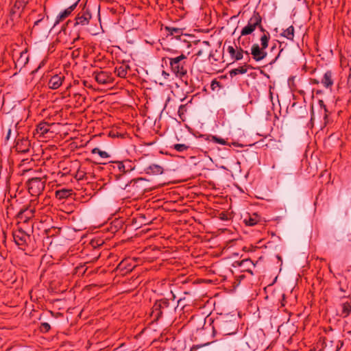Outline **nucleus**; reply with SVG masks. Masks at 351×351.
Returning a JSON list of instances; mask_svg holds the SVG:
<instances>
[{
  "instance_id": "6",
  "label": "nucleus",
  "mask_w": 351,
  "mask_h": 351,
  "mask_svg": "<svg viewBox=\"0 0 351 351\" xmlns=\"http://www.w3.org/2000/svg\"><path fill=\"white\" fill-rule=\"evenodd\" d=\"M262 16L257 11H254L252 16L248 20L247 25H245L241 32V36H247L252 34L256 28H258L263 34L268 32L263 26Z\"/></svg>"
},
{
  "instance_id": "12",
  "label": "nucleus",
  "mask_w": 351,
  "mask_h": 351,
  "mask_svg": "<svg viewBox=\"0 0 351 351\" xmlns=\"http://www.w3.org/2000/svg\"><path fill=\"white\" fill-rule=\"evenodd\" d=\"M227 51L229 53L230 60L232 62H235L241 60L243 58V54L245 53L247 56V58L250 59L249 55L250 53L247 51H245L241 46H228L227 48Z\"/></svg>"
},
{
  "instance_id": "43",
  "label": "nucleus",
  "mask_w": 351,
  "mask_h": 351,
  "mask_svg": "<svg viewBox=\"0 0 351 351\" xmlns=\"http://www.w3.org/2000/svg\"><path fill=\"white\" fill-rule=\"evenodd\" d=\"M208 344H210V343H202V344H197V345H193V346H191V348H190V351H195V350H197L204 346H208Z\"/></svg>"
},
{
  "instance_id": "19",
  "label": "nucleus",
  "mask_w": 351,
  "mask_h": 351,
  "mask_svg": "<svg viewBox=\"0 0 351 351\" xmlns=\"http://www.w3.org/2000/svg\"><path fill=\"white\" fill-rule=\"evenodd\" d=\"M249 69H252L254 67L250 64L245 63L243 65L239 66L238 68L231 69L229 71V75L231 77H233L239 74H245Z\"/></svg>"
},
{
  "instance_id": "28",
  "label": "nucleus",
  "mask_w": 351,
  "mask_h": 351,
  "mask_svg": "<svg viewBox=\"0 0 351 351\" xmlns=\"http://www.w3.org/2000/svg\"><path fill=\"white\" fill-rule=\"evenodd\" d=\"M50 125L47 122H40L37 125L36 131L38 133H40L42 135H45L47 134L50 128Z\"/></svg>"
},
{
  "instance_id": "33",
  "label": "nucleus",
  "mask_w": 351,
  "mask_h": 351,
  "mask_svg": "<svg viewBox=\"0 0 351 351\" xmlns=\"http://www.w3.org/2000/svg\"><path fill=\"white\" fill-rule=\"evenodd\" d=\"M104 244V242L101 239H92L90 242V245H91V247L95 249L102 246Z\"/></svg>"
},
{
  "instance_id": "15",
  "label": "nucleus",
  "mask_w": 351,
  "mask_h": 351,
  "mask_svg": "<svg viewBox=\"0 0 351 351\" xmlns=\"http://www.w3.org/2000/svg\"><path fill=\"white\" fill-rule=\"evenodd\" d=\"M64 78V74L62 73L51 76L48 82L49 88L53 90L58 89L62 84Z\"/></svg>"
},
{
  "instance_id": "42",
  "label": "nucleus",
  "mask_w": 351,
  "mask_h": 351,
  "mask_svg": "<svg viewBox=\"0 0 351 351\" xmlns=\"http://www.w3.org/2000/svg\"><path fill=\"white\" fill-rule=\"evenodd\" d=\"M300 116L299 118H306L308 116V111L304 107H300Z\"/></svg>"
},
{
  "instance_id": "39",
  "label": "nucleus",
  "mask_w": 351,
  "mask_h": 351,
  "mask_svg": "<svg viewBox=\"0 0 351 351\" xmlns=\"http://www.w3.org/2000/svg\"><path fill=\"white\" fill-rule=\"evenodd\" d=\"M219 218L222 221H228L230 219V215L227 212H221L219 215Z\"/></svg>"
},
{
  "instance_id": "57",
  "label": "nucleus",
  "mask_w": 351,
  "mask_h": 351,
  "mask_svg": "<svg viewBox=\"0 0 351 351\" xmlns=\"http://www.w3.org/2000/svg\"><path fill=\"white\" fill-rule=\"evenodd\" d=\"M43 19L36 21L34 23V27L39 24L42 21Z\"/></svg>"
},
{
  "instance_id": "10",
  "label": "nucleus",
  "mask_w": 351,
  "mask_h": 351,
  "mask_svg": "<svg viewBox=\"0 0 351 351\" xmlns=\"http://www.w3.org/2000/svg\"><path fill=\"white\" fill-rule=\"evenodd\" d=\"M35 208L31 204L25 205L20 209L16 215V218L21 223H28L29 221L34 216Z\"/></svg>"
},
{
  "instance_id": "29",
  "label": "nucleus",
  "mask_w": 351,
  "mask_h": 351,
  "mask_svg": "<svg viewBox=\"0 0 351 351\" xmlns=\"http://www.w3.org/2000/svg\"><path fill=\"white\" fill-rule=\"evenodd\" d=\"M259 217L256 213H254L252 216H249L248 218L244 219L245 225L249 226H253L258 223L259 221Z\"/></svg>"
},
{
  "instance_id": "48",
  "label": "nucleus",
  "mask_w": 351,
  "mask_h": 351,
  "mask_svg": "<svg viewBox=\"0 0 351 351\" xmlns=\"http://www.w3.org/2000/svg\"><path fill=\"white\" fill-rule=\"evenodd\" d=\"M48 313L50 315V316L52 317V318H57L58 317H62V313H56V314L51 311H49L48 312Z\"/></svg>"
},
{
  "instance_id": "45",
  "label": "nucleus",
  "mask_w": 351,
  "mask_h": 351,
  "mask_svg": "<svg viewBox=\"0 0 351 351\" xmlns=\"http://www.w3.org/2000/svg\"><path fill=\"white\" fill-rule=\"evenodd\" d=\"M324 121H325V125L327 124L328 123V115L330 114L327 107L326 106L325 108H324Z\"/></svg>"
},
{
  "instance_id": "32",
  "label": "nucleus",
  "mask_w": 351,
  "mask_h": 351,
  "mask_svg": "<svg viewBox=\"0 0 351 351\" xmlns=\"http://www.w3.org/2000/svg\"><path fill=\"white\" fill-rule=\"evenodd\" d=\"M91 153L95 154H97L100 157L103 158H109L110 155L105 151H101L97 147H95L92 149Z\"/></svg>"
},
{
  "instance_id": "3",
  "label": "nucleus",
  "mask_w": 351,
  "mask_h": 351,
  "mask_svg": "<svg viewBox=\"0 0 351 351\" xmlns=\"http://www.w3.org/2000/svg\"><path fill=\"white\" fill-rule=\"evenodd\" d=\"M146 180L142 178L130 180L126 179L127 184H120L121 190L124 192L126 198H132L142 195L145 191L144 182Z\"/></svg>"
},
{
  "instance_id": "59",
  "label": "nucleus",
  "mask_w": 351,
  "mask_h": 351,
  "mask_svg": "<svg viewBox=\"0 0 351 351\" xmlns=\"http://www.w3.org/2000/svg\"><path fill=\"white\" fill-rule=\"evenodd\" d=\"M285 294H283L282 295V300L281 301V306H285Z\"/></svg>"
},
{
  "instance_id": "8",
  "label": "nucleus",
  "mask_w": 351,
  "mask_h": 351,
  "mask_svg": "<svg viewBox=\"0 0 351 351\" xmlns=\"http://www.w3.org/2000/svg\"><path fill=\"white\" fill-rule=\"evenodd\" d=\"M112 173H123L127 176L128 173H130L135 169V165L132 161L125 160L123 161H111L109 162Z\"/></svg>"
},
{
  "instance_id": "9",
  "label": "nucleus",
  "mask_w": 351,
  "mask_h": 351,
  "mask_svg": "<svg viewBox=\"0 0 351 351\" xmlns=\"http://www.w3.org/2000/svg\"><path fill=\"white\" fill-rule=\"evenodd\" d=\"M46 178H32L29 179L26 185L29 193L32 195L37 197L40 195L45 187Z\"/></svg>"
},
{
  "instance_id": "62",
  "label": "nucleus",
  "mask_w": 351,
  "mask_h": 351,
  "mask_svg": "<svg viewBox=\"0 0 351 351\" xmlns=\"http://www.w3.org/2000/svg\"><path fill=\"white\" fill-rule=\"evenodd\" d=\"M203 43L205 44L206 45H207L208 47H210V44H209L208 41H204Z\"/></svg>"
},
{
  "instance_id": "17",
  "label": "nucleus",
  "mask_w": 351,
  "mask_h": 351,
  "mask_svg": "<svg viewBox=\"0 0 351 351\" xmlns=\"http://www.w3.org/2000/svg\"><path fill=\"white\" fill-rule=\"evenodd\" d=\"M236 265L241 268L242 271H247L251 274H252V267L255 266L250 258H245L241 261H235L233 265L235 266Z\"/></svg>"
},
{
  "instance_id": "55",
  "label": "nucleus",
  "mask_w": 351,
  "mask_h": 351,
  "mask_svg": "<svg viewBox=\"0 0 351 351\" xmlns=\"http://www.w3.org/2000/svg\"><path fill=\"white\" fill-rule=\"evenodd\" d=\"M10 134H11V129H9V130H8L7 135H6V136H5V140H6V141H8V140H9L10 136Z\"/></svg>"
},
{
  "instance_id": "1",
  "label": "nucleus",
  "mask_w": 351,
  "mask_h": 351,
  "mask_svg": "<svg viewBox=\"0 0 351 351\" xmlns=\"http://www.w3.org/2000/svg\"><path fill=\"white\" fill-rule=\"evenodd\" d=\"M239 324L233 316L225 315L215 319L212 322L213 335H231L237 333Z\"/></svg>"
},
{
  "instance_id": "58",
  "label": "nucleus",
  "mask_w": 351,
  "mask_h": 351,
  "mask_svg": "<svg viewBox=\"0 0 351 351\" xmlns=\"http://www.w3.org/2000/svg\"><path fill=\"white\" fill-rule=\"evenodd\" d=\"M184 43L186 45V47L188 48L191 47V43L189 41H186V40H184Z\"/></svg>"
},
{
  "instance_id": "35",
  "label": "nucleus",
  "mask_w": 351,
  "mask_h": 351,
  "mask_svg": "<svg viewBox=\"0 0 351 351\" xmlns=\"http://www.w3.org/2000/svg\"><path fill=\"white\" fill-rule=\"evenodd\" d=\"M210 137L211 138V140L216 143L223 145H228V142L223 138H221L217 136H212V135L210 136Z\"/></svg>"
},
{
  "instance_id": "54",
  "label": "nucleus",
  "mask_w": 351,
  "mask_h": 351,
  "mask_svg": "<svg viewBox=\"0 0 351 351\" xmlns=\"http://www.w3.org/2000/svg\"><path fill=\"white\" fill-rule=\"evenodd\" d=\"M85 264H86V263H84V265H82V264L79 265L75 268V269L77 270V271H80L82 269H83V268H84V267L85 266Z\"/></svg>"
},
{
  "instance_id": "40",
  "label": "nucleus",
  "mask_w": 351,
  "mask_h": 351,
  "mask_svg": "<svg viewBox=\"0 0 351 351\" xmlns=\"http://www.w3.org/2000/svg\"><path fill=\"white\" fill-rule=\"evenodd\" d=\"M279 44H280V45H279V48H280L279 52H278V55L275 57V58H274V59H273V60L269 62V64H272L275 63V62L277 61V60H278V58L280 56L281 53H282V51H283V50H284V49L282 47V42H279Z\"/></svg>"
},
{
  "instance_id": "56",
  "label": "nucleus",
  "mask_w": 351,
  "mask_h": 351,
  "mask_svg": "<svg viewBox=\"0 0 351 351\" xmlns=\"http://www.w3.org/2000/svg\"><path fill=\"white\" fill-rule=\"evenodd\" d=\"M234 146L243 147V145L239 143L238 142H233L232 143Z\"/></svg>"
},
{
  "instance_id": "18",
  "label": "nucleus",
  "mask_w": 351,
  "mask_h": 351,
  "mask_svg": "<svg viewBox=\"0 0 351 351\" xmlns=\"http://www.w3.org/2000/svg\"><path fill=\"white\" fill-rule=\"evenodd\" d=\"M321 83L326 88L331 89L334 83L333 73L331 71H327L324 74Z\"/></svg>"
},
{
  "instance_id": "22",
  "label": "nucleus",
  "mask_w": 351,
  "mask_h": 351,
  "mask_svg": "<svg viewBox=\"0 0 351 351\" xmlns=\"http://www.w3.org/2000/svg\"><path fill=\"white\" fill-rule=\"evenodd\" d=\"M128 178L123 173H112L111 179H114L116 182L117 187L121 189L120 184H127L126 179Z\"/></svg>"
},
{
  "instance_id": "2",
  "label": "nucleus",
  "mask_w": 351,
  "mask_h": 351,
  "mask_svg": "<svg viewBox=\"0 0 351 351\" xmlns=\"http://www.w3.org/2000/svg\"><path fill=\"white\" fill-rule=\"evenodd\" d=\"M90 19V12L88 10H82L75 16L74 23L70 20L67 21V25H69V23H73V30L69 34L72 39V43H75L81 38V34L84 27L89 23Z\"/></svg>"
},
{
  "instance_id": "47",
  "label": "nucleus",
  "mask_w": 351,
  "mask_h": 351,
  "mask_svg": "<svg viewBox=\"0 0 351 351\" xmlns=\"http://www.w3.org/2000/svg\"><path fill=\"white\" fill-rule=\"evenodd\" d=\"M208 49H199L196 53L195 56L197 57L202 56V55L206 56Z\"/></svg>"
},
{
  "instance_id": "46",
  "label": "nucleus",
  "mask_w": 351,
  "mask_h": 351,
  "mask_svg": "<svg viewBox=\"0 0 351 351\" xmlns=\"http://www.w3.org/2000/svg\"><path fill=\"white\" fill-rule=\"evenodd\" d=\"M211 88L213 90H215L216 88V87H221V83L218 81H217L216 80H214L212 81L211 82Z\"/></svg>"
},
{
  "instance_id": "25",
  "label": "nucleus",
  "mask_w": 351,
  "mask_h": 351,
  "mask_svg": "<svg viewBox=\"0 0 351 351\" xmlns=\"http://www.w3.org/2000/svg\"><path fill=\"white\" fill-rule=\"evenodd\" d=\"M73 195L72 189H62L56 191V197L59 199L70 197Z\"/></svg>"
},
{
  "instance_id": "64",
  "label": "nucleus",
  "mask_w": 351,
  "mask_h": 351,
  "mask_svg": "<svg viewBox=\"0 0 351 351\" xmlns=\"http://www.w3.org/2000/svg\"><path fill=\"white\" fill-rule=\"evenodd\" d=\"M276 48V45H274V46H272V47H271V51L274 50Z\"/></svg>"
},
{
  "instance_id": "31",
  "label": "nucleus",
  "mask_w": 351,
  "mask_h": 351,
  "mask_svg": "<svg viewBox=\"0 0 351 351\" xmlns=\"http://www.w3.org/2000/svg\"><path fill=\"white\" fill-rule=\"evenodd\" d=\"M21 65L25 66L28 62V56L26 52H21L16 62Z\"/></svg>"
},
{
  "instance_id": "51",
  "label": "nucleus",
  "mask_w": 351,
  "mask_h": 351,
  "mask_svg": "<svg viewBox=\"0 0 351 351\" xmlns=\"http://www.w3.org/2000/svg\"><path fill=\"white\" fill-rule=\"evenodd\" d=\"M310 84H319V81L317 79H315V78H311L310 79Z\"/></svg>"
},
{
  "instance_id": "7",
  "label": "nucleus",
  "mask_w": 351,
  "mask_h": 351,
  "mask_svg": "<svg viewBox=\"0 0 351 351\" xmlns=\"http://www.w3.org/2000/svg\"><path fill=\"white\" fill-rule=\"evenodd\" d=\"M173 306L170 304V302L167 298L156 300L152 308L151 316L154 322L158 321L163 315H167L171 313Z\"/></svg>"
},
{
  "instance_id": "41",
  "label": "nucleus",
  "mask_w": 351,
  "mask_h": 351,
  "mask_svg": "<svg viewBox=\"0 0 351 351\" xmlns=\"http://www.w3.org/2000/svg\"><path fill=\"white\" fill-rule=\"evenodd\" d=\"M26 223H21V221H19L16 226H17V229L15 230L14 231H20V232H27L25 230V225Z\"/></svg>"
},
{
  "instance_id": "27",
  "label": "nucleus",
  "mask_w": 351,
  "mask_h": 351,
  "mask_svg": "<svg viewBox=\"0 0 351 351\" xmlns=\"http://www.w3.org/2000/svg\"><path fill=\"white\" fill-rule=\"evenodd\" d=\"M30 146V143L28 140H22L21 143H17L16 148L19 149V152L26 153L29 152V148Z\"/></svg>"
},
{
  "instance_id": "4",
  "label": "nucleus",
  "mask_w": 351,
  "mask_h": 351,
  "mask_svg": "<svg viewBox=\"0 0 351 351\" xmlns=\"http://www.w3.org/2000/svg\"><path fill=\"white\" fill-rule=\"evenodd\" d=\"M190 51L186 54L182 53L176 57H166L164 60H168L172 72L177 76L182 77L187 73L186 60Z\"/></svg>"
},
{
  "instance_id": "53",
  "label": "nucleus",
  "mask_w": 351,
  "mask_h": 351,
  "mask_svg": "<svg viewBox=\"0 0 351 351\" xmlns=\"http://www.w3.org/2000/svg\"><path fill=\"white\" fill-rule=\"evenodd\" d=\"M318 103H319V105L320 108H322V109H324V108H325L326 106L325 105L324 101L322 100V99L319 100Z\"/></svg>"
},
{
  "instance_id": "50",
  "label": "nucleus",
  "mask_w": 351,
  "mask_h": 351,
  "mask_svg": "<svg viewBox=\"0 0 351 351\" xmlns=\"http://www.w3.org/2000/svg\"><path fill=\"white\" fill-rule=\"evenodd\" d=\"M247 343L248 344L249 347L253 350H256L258 348V343L251 342H247Z\"/></svg>"
},
{
  "instance_id": "60",
  "label": "nucleus",
  "mask_w": 351,
  "mask_h": 351,
  "mask_svg": "<svg viewBox=\"0 0 351 351\" xmlns=\"http://www.w3.org/2000/svg\"><path fill=\"white\" fill-rule=\"evenodd\" d=\"M211 58H213V54L212 53V52H209L208 58L210 59Z\"/></svg>"
},
{
  "instance_id": "24",
  "label": "nucleus",
  "mask_w": 351,
  "mask_h": 351,
  "mask_svg": "<svg viewBox=\"0 0 351 351\" xmlns=\"http://www.w3.org/2000/svg\"><path fill=\"white\" fill-rule=\"evenodd\" d=\"M280 36L285 37L287 39L293 41L295 36V28L293 25H290L280 34Z\"/></svg>"
},
{
  "instance_id": "14",
  "label": "nucleus",
  "mask_w": 351,
  "mask_h": 351,
  "mask_svg": "<svg viewBox=\"0 0 351 351\" xmlns=\"http://www.w3.org/2000/svg\"><path fill=\"white\" fill-rule=\"evenodd\" d=\"M93 75L97 82L100 84H112L114 82L111 73L106 71H94Z\"/></svg>"
},
{
  "instance_id": "63",
  "label": "nucleus",
  "mask_w": 351,
  "mask_h": 351,
  "mask_svg": "<svg viewBox=\"0 0 351 351\" xmlns=\"http://www.w3.org/2000/svg\"><path fill=\"white\" fill-rule=\"evenodd\" d=\"M76 52L77 53V55L79 54V51L76 50V51H73V56H76V53H75Z\"/></svg>"
},
{
  "instance_id": "26",
  "label": "nucleus",
  "mask_w": 351,
  "mask_h": 351,
  "mask_svg": "<svg viewBox=\"0 0 351 351\" xmlns=\"http://www.w3.org/2000/svg\"><path fill=\"white\" fill-rule=\"evenodd\" d=\"M341 307L342 310L339 315L343 318L348 317L351 313V302H343Z\"/></svg>"
},
{
  "instance_id": "61",
  "label": "nucleus",
  "mask_w": 351,
  "mask_h": 351,
  "mask_svg": "<svg viewBox=\"0 0 351 351\" xmlns=\"http://www.w3.org/2000/svg\"><path fill=\"white\" fill-rule=\"evenodd\" d=\"M162 75H165V77L166 76H169V73H167L166 71H162Z\"/></svg>"
},
{
  "instance_id": "20",
  "label": "nucleus",
  "mask_w": 351,
  "mask_h": 351,
  "mask_svg": "<svg viewBox=\"0 0 351 351\" xmlns=\"http://www.w3.org/2000/svg\"><path fill=\"white\" fill-rule=\"evenodd\" d=\"M145 173L148 175H160L163 173V168L158 165L152 164L144 169Z\"/></svg>"
},
{
  "instance_id": "44",
  "label": "nucleus",
  "mask_w": 351,
  "mask_h": 351,
  "mask_svg": "<svg viewBox=\"0 0 351 351\" xmlns=\"http://www.w3.org/2000/svg\"><path fill=\"white\" fill-rule=\"evenodd\" d=\"M338 286H339V290L341 292L346 293L347 291V290H348V285H342L341 282L339 281L338 282Z\"/></svg>"
},
{
  "instance_id": "37",
  "label": "nucleus",
  "mask_w": 351,
  "mask_h": 351,
  "mask_svg": "<svg viewBox=\"0 0 351 351\" xmlns=\"http://www.w3.org/2000/svg\"><path fill=\"white\" fill-rule=\"evenodd\" d=\"M186 112V105L180 106V107L178 108V115H179L180 119H182V121H183L185 119L184 114H185Z\"/></svg>"
},
{
  "instance_id": "21",
  "label": "nucleus",
  "mask_w": 351,
  "mask_h": 351,
  "mask_svg": "<svg viewBox=\"0 0 351 351\" xmlns=\"http://www.w3.org/2000/svg\"><path fill=\"white\" fill-rule=\"evenodd\" d=\"M128 70H130V66L127 64L123 63L120 66L115 67L114 73L118 77L124 78L126 77Z\"/></svg>"
},
{
  "instance_id": "5",
  "label": "nucleus",
  "mask_w": 351,
  "mask_h": 351,
  "mask_svg": "<svg viewBox=\"0 0 351 351\" xmlns=\"http://www.w3.org/2000/svg\"><path fill=\"white\" fill-rule=\"evenodd\" d=\"M269 40L270 34L269 32H266L265 34H262L260 38L261 45L258 43L252 45L250 53L256 62H260L267 57V53L265 49L269 46Z\"/></svg>"
},
{
  "instance_id": "11",
  "label": "nucleus",
  "mask_w": 351,
  "mask_h": 351,
  "mask_svg": "<svg viewBox=\"0 0 351 351\" xmlns=\"http://www.w3.org/2000/svg\"><path fill=\"white\" fill-rule=\"evenodd\" d=\"M14 241L19 247L22 250H25L27 243L30 241V234L28 232L20 231H13Z\"/></svg>"
},
{
  "instance_id": "16",
  "label": "nucleus",
  "mask_w": 351,
  "mask_h": 351,
  "mask_svg": "<svg viewBox=\"0 0 351 351\" xmlns=\"http://www.w3.org/2000/svg\"><path fill=\"white\" fill-rule=\"evenodd\" d=\"M80 0L75 2L73 4L70 5L69 8L65 9L64 11L61 12L57 16L56 22L54 23V26L58 24L60 22L67 18L69 16L71 15L72 12L76 8L78 2Z\"/></svg>"
},
{
  "instance_id": "49",
  "label": "nucleus",
  "mask_w": 351,
  "mask_h": 351,
  "mask_svg": "<svg viewBox=\"0 0 351 351\" xmlns=\"http://www.w3.org/2000/svg\"><path fill=\"white\" fill-rule=\"evenodd\" d=\"M257 248V247H254L253 245H250V247H243V250L244 252H252V251H254Z\"/></svg>"
},
{
  "instance_id": "52",
  "label": "nucleus",
  "mask_w": 351,
  "mask_h": 351,
  "mask_svg": "<svg viewBox=\"0 0 351 351\" xmlns=\"http://www.w3.org/2000/svg\"><path fill=\"white\" fill-rule=\"evenodd\" d=\"M348 84L351 87V66L350 69V73L348 77Z\"/></svg>"
},
{
  "instance_id": "30",
  "label": "nucleus",
  "mask_w": 351,
  "mask_h": 351,
  "mask_svg": "<svg viewBox=\"0 0 351 351\" xmlns=\"http://www.w3.org/2000/svg\"><path fill=\"white\" fill-rule=\"evenodd\" d=\"M88 173L82 170L81 168L78 169V170L77 171L75 175V178L78 180V181H80V180H88Z\"/></svg>"
},
{
  "instance_id": "36",
  "label": "nucleus",
  "mask_w": 351,
  "mask_h": 351,
  "mask_svg": "<svg viewBox=\"0 0 351 351\" xmlns=\"http://www.w3.org/2000/svg\"><path fill=\"white\" fill-rule=\"evenodd\" d=\"M51 329V326L47 322H42L40 323V326L39 327V330L41 332L46 333L48 332Z\"/></svg>"
},
{
  "instance_id": "34",
  "label": "nucleus",
  "mask_w": 351,
  "mask_h": 351,
  "mask_svg": "<svg viewBox=\"0 0 351 351\" xmlns=\"http://www.w3.org/2000/svg\"><path fill=\"white\" fill-rule=\"evenodd\" d=\"M171 147H173L174 149H176L178 152H183L186 151L189 148V146H188L185 144L177 143V144H174Z\"/></svg>"
},
{
  "instance_id": "23",
  "label": "nucleus",
  "mask_w": 351,
  "mask_h": 351,
  "mask_svg": "<svg viewBox=\"0 0 351 351\" xmlns=\"http://www.w3.org/2000/svg\"><path fill=\"white\" fill-rule=\"evenodd\" d=\"M165 30L167 32L168 35L173 36L176 38H180L184 30V28H178L173 27H165Z\"/></svg>"
},
{
  "instance_id": "38",
  "label": "nucleus",
  "mask_w": 351,
  "mask_h": 351,
  "mask_svg": "<svg viewBox=\"0 0 351 351\" xmlns=\"http://www.w3.org/2000/svg\"><path fill=\"white\" fill-rule=\"evenodd\" d=\"M119 267H121V269H125L126 270V271H132V269H134V267H130V265H127V261H122L120 264H119Z\"/></svg>"
},
{
  "instance_id": "13",
  "label": "nucleus",
  "mask_w": 351,
  "mask_h": 351,
  "mask_svg": "<svg viewBox=\"0 0 351 351\" xmlns=\"http://www.w3.org/2000/svg\"><path fill=\"white\" fill-rule=\"evenodd\" d=\"M29 0H16L10 11V19L14 21L20 18L21 11L28 3Z\"/></svg>"
}]
</instances>
